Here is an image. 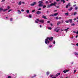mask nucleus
<instances>
[{
	"label": "nucleus",
	"mask_w": 78,
	"mask_h": 78,
	"mask_svg": "<svg viewBox=\"0 0 78 78\" xmlns=\"http://www.w3.org/2000/svg\"><path fill=\"white\" fill-rule=\"evenodd\" d=\"M7 10H8V9H3V11L4 12H5V11H7Z\"/></svg>",
	"instance_id": "18"
},
{
	"label": "nucleus",
	"mask_w": 78,
	"mask_h": 78,
	"mask_svg": "<svg viewBox=\"0 0 78 78\" xmlns=\"http://www.w3.org/2000/svg\"><path fill=\"white\" fill-rule=\"evenodd\" d=\"M50 76L51 77H53V75H50Z\"/></svg>",
	"instance_id": "37"
},
{
	"label": "nucleus",
	"mask_w": 78,
	"mask_h": 78,
	"mask_svg": "<svg viewBox=\"0 0 78 78\" xmlns=\"http://www.w3.org/2000/svg\"><path fill=\"white\" fill-rule=\"evenodd\" d=\"M52 78H56V77H52Z\"/></svg>",
	"instance_id": "62"
},
{
	"label": "nucleus",
	"mask_w": 78,
	"mask_h": 78,
	"mask_svg": "<svg viewBox=\"0 0 78 78\" xmlns=\"http://www.w3.org/2000/svg\"><path fill=\"white\" fill-rule=\"evenodd\" d=\"M68 7H69V6H68V5H66V8H68Z\"/></svg>",
	"instance_id": "40"
},
{
	"label": "nucleus",
	"mask_w": 78,
	"mask_h": 78,
	"mask_svg": "<svg viewBox=\"0 0 78 78\" xmlns=\"http://www.w3.org/2000/svg\"><path fill=\"white\" fill-rule=\"evenodd\" d=\"M74 20H76V18H75L74 19Z\"/></svg>",
	"instance_id": "54"
},
{
	"label": "nucleus",
	"mask_w": 78,
	"mask_h": 78,
	"mask_svg": "<svg viewBox=\"0 0 78 78\" xmlns=\"http://www.w3.org/2000/svg\"><path fill=\"white\" fill-rule=\"evenodd\" d=\"M76 19H78V17H77L76 18Z\"/></svg>",
	"instance_id": "63"
},
{
	"label": "nucleus",
	"mask_w": 78,
	"mask_h": 78,
	"mask_svg": "<svg viewBox=\"0 0 78 78\" xmlns=\"http://www.w3.org/2000/svg\"><path fill=\"white\" fill-rule=\"evenodd\" d=\"M47 23H50V21H47Z\"/></svg>",
	"instance_id": "36"
},
{
	"label": "nucleus",
	"mask_w": 78,
	"mask_h": 78,
	"mask_svg": "<svg viewBox=\"0 0 78 78\" xmlns=\"http://www.w3.org/2000/svg\"><path fill=\"white\" fill-rule=\"evenodd\" d=\"M75 55H76V56H78V54L76 53H75Z\"/></svg>",
	"instance_id": "34"
},
{
	"label": "nucleus",
	"mask_w": 78,
	"mask_h": 78,
	"mask_svg": "<svg viewBox=\"0 0 78 78\" xmlns=\"http://www.w3.org/2000/svg\"><path fill=\"white\" fill-rule=\"evenodd\" d=\"M73 6H76V5H73Z\"/></svg>",
	"instance_id": "58"
},
{
	"label": "nucleus",
	"mask_w": 78,
	"mask_h": 78,
	"mask_svg": "<svg viewBox=\"0 0 78 78\" xmlns=\"http://www.w3.org/2000/svg\"><path fill=\"white\" fill-rule=\"evenodd\" d=\"M11 78V77L10 76H8V78Z\"/></svg>",
	"instance_id": "50"
},
{
	"label": "nucleus",
	"mask_w": 78,
	"mask_h": 78,
	"mask_svg": "<svg viewBox=\"0 0 78 78\" xmlns=\"http://www.w3.org/2000/svg\"><path fill=\"white\" fill-rule=\"evenodd\" d=\"M56 4V2H54V3H51L50 5H47L46 8H49L51 7V6H55Z\"/></svg>",
	"instance_id": "2"
},
{
	"label": "nucleus",
	"mask_w": 78,
	"mask_h": 78,
	"mask_svg": "<svg viewBox=\"0 0 78 78\" xmlns=\"http://www.w3.org/2000/svg\"><path fill=\"white\" fill-rule=\"evenodd\" d=\"M75 10H77L78 9V7H75Z\"/></svg>",
	"instance_id": "24"
},
{
	"label": "nucleus",
	"mask_w": 78,
	"mask_h": 78,
	"mask_svg": "<svg viewBox=\"0 0 78 78\" xmlns=\"http://www.w3.org/2000/svg\"><path fill=\"white\" fill-rule=\"evenodd\" d=\"M63 30H61V31H63Z\"/></svg>",
	"instance_id": "64"
},
{
	"label": "nucleus",
	"mask_w": 78,
	"mask_h": 78,
	"mask_svg": "<svg viewBox=\"0 0 78 78\" xmlns=\"http://www.w3.org/2000/svg\"><path fill=\"white\" fill-rule=\"evenodd\" d=\"M53 39V37H47L45 39V42L46 44H48V43H50V41H51Z\"/></svg>",
	"instance_id": "1"
},
{
	"label": "nucleus",
	"mask_w": 78,
	"mask_h": 78,
	"mask_svg": "<svg viewBox=\"0 0 78 78\" xmlns=\"http://www.w3.org/2000/svg\"><path fill=\"white\" fill-rule=\"evenodd\" d=\"M39 6L40 7L43 6V5H42V4H40L39 5Z\"/></svg>",
	"instance_id": "14"
},
{
	"label": "nucleus",
	"mask_w": 78,
	"mask_h": 78,
	"mask_svg": "<svg viewBox=\"0 0 78 78\" xmlns=\"http://www.w3.org/2000/svg\"><path fill=\"white\" fill-rule=\"evenodd\" d=\"M42 17L44 19H47V18H46V16L44 15Z\"/></svg>",
	"instance_id": "12"
},
{
	"label": "nucleus",
	"mask_w": 78,
	"mask_h": 78,
	"mask_svg": "<svg viewBox=\"0 0 78 78\" xmlns=\"http://www.w3.org/2000/svg\"><path fill=\"white\" fill-rule=\"evenodd\" d=\"M52 47V46H51V45L49 46V47Z\"/></svg>",
	"instance_id": "60"
},
{
	"label": "nucleus",
	"mask_w": 78,
	"mask_h": 78,
	"mask_svg": "<svg viewBox=\"0 0 78 78\" xmlns=\"http://www.w3.org/2000/svg\"><path fill=\"white\" fill-rule=\"evenodd\" d=\"M74 15V16H75V15H76V12H75L74 14H73Z\"/></svg>",
	"instance_id": "33"
},
{
	"label": "nucleus",
	"mask_w": 78,
	"mask_h": 78,
	"mask_svg": "<svg viewBox=\"0 0 78 78\" xmlns=\"http://www.w3.org/2000/svg\"><path fill=\"white\" fill-rule=\"evenodd\" d=\"M76 34H78V31L76 32Z\"/></svg>",
	"instance_id": "61"
},
{
	"label": "nucleus",
	"mask_w": 78,
	"mask_h": 78,
	"mask_svg": "<svg viewBox=\"0 0 78 78\" xmlns=\"http://www.w3.org/2000/svg\"><path fill=\"white\" fill-rule=\"evenodd\" d=\"M61 2H63V3H65V0H61Z\"/></svg>",
	"instance_id": "21"
},
{
	"label": "nucleus",
	"mask_w": 78,
	"mask_h": 78,
	"mask_svg": "<svg viewBox=\"0 0 78 78\" xmlns=\"http://www.w3.org/2000/svg\"><path fill=\"white\" fill-rule=\"evenodd\" d=\"M72 9H73L72 7H71L70 9H68V10L70 11H72Z\"/></svg>",
	"instance_id": "17"
},
{
	"label": "nucleus",
	"mask_w": 78,
	"mask_h": 78,
	"mask_svg": "<svg viewBox=\"0 0 78 78\" xmlns=\"http://www.w3.org/2000/svg\"><path fill=\"white\" fill-rule=\"evenodd\" d=\"M58 75H59L61 74V73H58Z\"/></svg>",
	"instance_id": "44"
},
{
	"label": "nucleus",
	"mask_w": 78,
	"mask_h": 78,
	"mask_svg": "<svg viewBox=\"0 0 78 78\" xmlns=\"http://www.w3.org/2000/svg\"><path fill=\"white\" fill-rule=\"evenodd\" d=\"M40 28H41V27H42V26L40 25Z\"/></svg>",
	"instance_id": "55"
},
{
	"label": "nucleus",
	"mask_w": 78,
	"mask_h": 78,
	"mask_svg": "<svg viewBox=\"0 0 78 78\" xmlns=\"http://www.w3.org/2000/svg\"><path fill=\"white\" fill-rule=\"evenodd\" d=\"M21 3H23V4H25V2H21Z\"/></svg>",
	"instance_id": "49"
},
{
	"label": "nucleus",
	"mask_w": 78,
	"mask_h": 78,
	"mask_svg": "<svg viewBox=\"0 0 78 78\" xmlns=\"http://www.w3.org/2000/svg\"><path fill=\"white\" fill-rule=\"evenodd\" d=\"M22 5V2L20 1L19 2L18 5Z\"/></svg>",
	"instance_id": "11"
},
{
	"label": "nucleus",
	"mask_w": 78,
	"mask_h": 78,
	"mask_svg": "<svg viewBox=\"0 0 78 78\" xmlns=\"http://www.w3.org/2000/svg\"><path fill=\"white\" fill-rule=\"evenodd\" d=\"M38 22H39V21L37 20V19L35 21V23H38Z\"/></svg>",
	"instance_id": "20"
},
{
	"label": "nucleus",
	"mask_w": 78,
	"mask_h": 78,
	"mask_svg": "<svg viewBox=\"0 0 78 78\" xmlns=\"http://www.w3.org/2000/svg\"><path fill=\"white\" fill-rule=\"evenodd\" d=\"M51 26H53V24H52V23H51Z\"/></svg>",
	"instance_id": "57"
},
{
	"label": "nucleus",
	"mask_w": 78,
	"mask_h": 78,
	"mask_svg": "<svg viewBox=\"0 0 78 78\" xmlns=\"http://www.w3.org/2000/svg\"><path fill=\"white\" fill-rule=\"evenodd\" d=\"M69 70H65L64 71H63V72L64 73H66V72H69Z\"/></svg>",
	"instance_id": "7"
},
{
	"label": "nucleus",
	"mask_w": 78,
	"mask_h": 78,
	"mask_svg": "<svg viewBox=\"0 0 78 78\" xmlns=\"http://www.w3.org/2000/svg\"><path fill=\"white\" fill-rule=\"evenodd\" d=\"M76 72V70H75L74 71V74Z\"/></svg>",
	"instance_id": "32"
},
{
	"label": "nucleus",
	"mask_w": 78,
	"mask_h": 78,
	"mask_svg": "<svg viewBox=\"0 0 78 78\" xmlns=\"http://www.w3.org/2000/svg\"><path fill=\"white\" fill-rule=\"evenodd\" d=\"M12 11V9H10V10H9L8 11V12H10V11Z\"/></svg>",
	"instance_id": "45"
},
{
	"label": "nucleus",
	"mask_w": 78,
	"mask_h": 78,
	"mask_svg": "<svg viewBox=\"0 0 78 78\" xmlns=\"http://www.w3.org/2000/svg\"><path fill=\"white\" fill-rule=\"evenodd\" d=\"M50 17L54 16V15H50Z\"/></svg>",
	"instance_id": "31"
},
{
	"label": "nucleus",
	"mask_w": 78,
	"mask_h": 78,
	"mask_svg": "<svg viewBox=\"0 0 78 78\" xmlns=\"http://www.w3.org/2000/svg\"><path fill=\"white\" fill-rule=\"evenodd\" d=\"M51 29H52L51 27H48V30H51Z\"/></svg>",
	"instance_id": "30"
},
{
	"label": "nucleus",
	"mask_w": 78,
	"mask_h": 78,
	"mask_svg": "<svg viewBox=\"0 0 78 78\" xmlns=\"http://www.w3.org/2000/svg\"><path fill=\"white\" fill-rule=\"evenodd\" d=\"M69 29V28H68L67 29L64 30L65 31H66V32L68 31V30Z\"/></svg>",
	"instance_id": "8"
},
{
	"label": "nucleus",
	"mask_w": 78,
	"mask_h": 78,
	"mask_svg": "<svg viewBox=\"0 0 78 78\" xmlns=\"http://www.w3.org/2000/svg\"><path fill=\"white\" fill-rule=\"evenodd\" d=\"M46 7V5H43V8H45Z\"/></svg>",
	"instance_id": "25"
},
{
	"label": "nucleus",
	"mask_w": 78,
	"mask_h": 78,
	"mask_svg": "<svg viewBox=\"0 0 78 78\" xmlns=\"http://www.w3.org/2000/svg\"><path fill=\"white\" fill-rule=\"evenodd\" d=\"M61 22L60 21H58V22L57 23V25H59V24H61Z\"/></svg>",
	"instance_id": "13"
},
{
	"label": "nucleus",
	"mask_w": 78,
	"mask_h": 78,
	"mask_svg": "<svg viewBox=\"0 0 78 78\" xmlns=\"http://www.w3.org/2000/svg\"><path fill=\"white\" fill-rule=\"evenodd\" d=\"M78 35H77V36H76V37H78Z\"/></svg>",
	"instance_id": "59"
},
{
	"label": "nucleus",
	"mask_w": 78,
	"mask_h": 78,
	"mask_svg": "<svg viewBox=\"0 0 78 78\" xmlns=\"http://www.w3.org/2000/svg\"><path fill=\"white\" fill-rule=\"evenodd\" d=\"M65 15H66V16H68V15H69V13L68 12L65 13Z\"/></svg>",
	"instance_id": "22"
},
{
	"label": "nucleus",
	"mask_w": 78,
	"mask_h": 78,
	"mask_svg": "<svg viewBox=\"0 0 78 78\" xmlns=\"http://www.w3.org/2000/svg\"><path fill=\"white\" fill-rule=\"evenodd\" d=\"M65 22L66 23H69V20L68 21H67V20Z\"/></svg>",
	"instance_id": "28"
},
{
	"label": "nucleus",
	"mask_w": 78,
	"mask_h": 78,
	"mask_svg": "<svg viewBox=\"0 0 78 78\" xmlns=\"http://www.w3.org/2000/svg\"><path fill=\"white\" fill-rule=\"evenodd\" d=\"M59 0H56L57 2H59Z\"/></svg>",
	"instance_id": "56"
},
{
	"label": "nucleus",
	"mask_w": 78,
	"mask_h": 78,
	"mask_svg": "<svg viewBox=\"0 0 78 78\" xmlns=\"http://www.w3.org/2000/svg\"><path fill=\"white\" fill-rule=\"evenodd\" d=\"M45 3L46 4H48V2L46 1L45 2Z\"/></svg>",
	"instance_id": "35"
},
{
	"label": "nucleus",
	"mask_w": 78,
	"mask_h": 78,
	"mask_svg": "<svg viewBox=\"0 0 78 78\" xmlns=\"http://www.w3.org/2000/svg\"><path fill=\"white\" fill-rule=\"evenodd\" d=\"M73 33H76V31H73Z\"/></svg>",
	"instance_id": "41"
},
{
	"label": "nucleus",
	"mask_w": 78,
	"mask_h": 78,
	"mask_svg": "<svg viewBox=\"0 0 78 78\" xmlns=\"http://www.w3.org/2000/svg\"><path fill=\"white\" fill-rule=\"evenodd\" d=\"M68 6H70V3H68Z\"/></svg>",
	"instance_id": "39"
},
{
	"label": "nucleus",
	"mask_w": 78,
	"mask_h": 78,
	"mask_svg": "<svg viewBox=\"0 0 78 78\" xmlns=\"http://www.w3.org/2000/svg\"><path fill=\"white\" fill-rule=\"evenodd\" d=\"M41 12L40 11H37V14H41Z\"/></svg>",
	"instance_id": "6"
},
{
	"label": "nucleus",
	"mask_w": 78,
	"mask_h": 78,
	"mask_svg": "<svg viewBox=\"0 0 78 78\" xmlns=\"http://www.w3.org/2000/svg\"><path fill=\"white\" fill-rule=\"evenodd\" d=\"M3 9L2 8H0V11H3Z\"/></svg>",
	"instance_id": "26"
},
{
	"label": "nucleus",
	"mask_w": 78,
	"mask_h": 78,
	"mask_svg": "<svg viewBox=\"0 0 78 78\" xmlns=\"http://www.w3.org/2000/svg\"><path fill=\"white\" fill-rule=\"evenodd\" d=\"M5 0H2V2H5Z\"/></svg>",
	"instance_id": "48"
},
{
	"label": "nucleus",
	"mask_w": 78,
	"mask_h": 78,
	"mask_svg": "<svg viewBox=\"0 0 78 78\" xmlns=\"http://www.w3.org/2000/svg\"><path fill=\"white\" fill-rule=\"evenodd\" d=\"M13 20V19H12V18H10V21H12V20Z\"/></svg>",
	"instance_id": "38"
},
{
	"label": "nucleus",
	"mask_w": 78,
	"mask_h": 78,
	"mask_svg": "<svg viewBox=\"0 0 78 78\" xmlns=\"http://www.w3.org/2000/svg\"><path fill=\"white\" fill-rule=\"evenodd\" d=\"M40 10H41V9L39 8L38 9V11H40Z\"/></svg>",
	"instance_id": "42"
},
{
	"label": "nucleus",
	"mask_w": 78,
	"mask_h": 78,
	"mask_svg": "<svg viewBox=\"0 0 78 78\" xmlns=\"http://www.w3.org/2000/svg\"><path fill=\"white\" fill-rule=\"evenodd\" d=\"M56 19H57V20H58V19H59V18H58V17H56Z\"/></svg>",
	"instance_id": "46"
},
{
	"label": "nucleus",
	"mask_w": 78,
	"mask_h": 78,
	"mask_svg": "<svg viewBox=\"0 0 78 78\" xmlns=\"http://www.w3.org/2000/svg\"><path fill=\"white\" fill-rule=\"evenodd\" d=\"M58 14V13H56L54 15V16H57Z\"/></svg>",
	"instance_id": "16"
},
{
	"label": "nucleus",
	"mask_w": 78,
	"mask_h": 78,
	"mask_svg": "<svg viewBox=\"0 0 78 78\" xmlns=\"http://www.w3.org/2000/svg\"><path fill=\"white\" fill-rule=\"evenodd\" d=\"M7 8H8V9H9L10 8V7L8 6V7H7Z\"/></svg>",
	"instance_id": "43"
},
{
	"label": "nucleus",
	"mask_w": 78,
	"mask_h": 78,
	"mask_svg": "<svg viewBox=\"0 0 78 78\" xmlns=\"http://www.w3.org/2000/svg\"><path fill=\"white\" fill-rule=\"evenodd\" d=\"M26 12L27 13H29V12H30V11H29V10H27L26 11Z\"/></svg>",
	"instance_id": "23"
},
{
	"label": "nucleus",
	"mask_w": 78,
	"mask_h": 78,
	"mask_svg": "<svg viewBox=\"0 0 78 78\" xmlns=\"http://www.w3.org/2000/svg\"><path fill=\"white\" fill-rule=\"evenodd\" d=\"M75 25V24L74 23H72L71 24V26H74Z\"/></svg>",
	"instance_id": "29"
},
{
	"label": "nucleus",
	"mask_w": 78,
	"mask_h": 78,
	"mask_svg": "<svg viewBox=\"0 0 78 78\" xmlns=\"http://www.w3.org/2000/svg\"><path fill=\"white\" fill-rule=\"evenodd\" d=\"M38 3L39 4H42L43 3V2H42V1H39Z\"/></svg>",
	"instance_id": "10"
},
{
	"label": "nucleus",
	"mask_w": 78,
	"mask_h": 78,
	"mask_svg": "<svg viewBox=\"0 0 78 78\" xmlns=\"http://www.w3.org/2000/svg\"><path fill=\"white\" fill-rule=\"evenodd\" d=\"M61 19V17H59L58 18L59 19Z\"/></svg>",
	"instance_id": "53"
},
{
	"label": "nucleus",
	"mask_w": 78,
	"mask_h": 78,
	"mask_svg": "<svg viewBox=\"0 0 78 78\" xmlns=\"http://www.w3.org/2000/svg\"><path fill=\"white\" fill-rule=\"evenodd\" d=\"M18 14H21V11H20V10H18Z\"/></svg>",
	"instance_id": "15"
},
{
	"label": "nucleus",
	"mask_w": 78,
	"mask_h": 78,
	"mask_svg": "<svg viewBox=\"0 0 78 78\" xmlns=\"http://www.w3.org/2000/svg\"><path fill=\"white\" fill-rule=\"evenodd\" d=\"M32 16H31V15L30 14L29 15V18H30V19H31V18Z\"/></svg>",
	"instance_id": "19"
},
{
	"label": "nucleus",
	"mask_w": 78,
	"mask_h": 78,
	"mask_svg": "<svg viewBox=\"0 0 78 78\" xmlns=\"http://www.w3.org/2000/svg\"><path fill=\"white\" fill-rule=\"evenodd\" d=\"M23 12V11H24V10L23 9H22L21 10Z\"/></svg>",
	"instance_id": "52"
},
{
	"label": "nucleus",
	"mask_w": 78,
	"mask_h": 78,
	"mask_svg": "<svg viewBox=\"0 0 78 78\" xmlns=\"http://www.w3.org/2000/svg\"><path fill=\"white\" fill-rule=\"evenodd\" d=\"M37 21H39V22H41V23H44V20H39V19H37Z\"/></svg>",
	"instance_id": "4"
},
{
	"label": "nucleus",
	"mask_w": 78,
	"mask_h": 78,
	"mask_svg": "<svg viewBox=\"0 0 78 78\" xmlns=\"http://www.w3.org/2000/svg\"><path fill=\"white\" fill-rule=\"evenodd\" d=\"M54 31H56L57 33L59 32V29H57L56 28L54 30Z\"/></svg>",
	"instance_id": "5"
},
{
	"label": "nucleus",
	"mask_w": 78,
	"mask_h": 78,
	"mask_svg": "<svg viewBox=\"0 0 78 78\" xmlns=\"http://www.w3.org/2000/svg\"><path fill=\"white\" fill-rule=\"evenodd\" d=\"M49 72H47V75H49Z\"/></svg>",
	"instance_id": "27"
},
{
	"label": "nucleus",
	"mask_w": 78,
	"mask_h": 78,
	"mask_svg": "<svg viewBox=\"0 0 78 78\" xmlns=\"http://www.w3.org/2000/svg\"><path fill=\"white\" fill-rule=\"evenodd\" d=\"M34 11H35V10H34L32 11V12H34Z\"/></svg>",
	"instance_id": "47"
},
{
	"label": "nucleus",
	"mask_w": 78,
	"mask_h": 78,
	"mask_svg": "<svg viewBox=\"0 0 78 78\" xmlns=\"http://www.w3.org/2000/svg\"><path fill=\"white\" fill-rule=\"evenodd\" d=\"M53 44H55V41H54Z\"/></svg>",
	"instance_id": "51"
},
{
	"label": "nucleus",
	"mask_w": 78,
	"mask_h": 78,
	"mask_svg": "<svg viewBox=\"0 0 78 78\" xmlns=\"http://www.w3.org/2000/svg\"><path fill=\"white\" fill-rule=\"evenodd\" d=\"M36 2H34L33 3L31 4L30 5L31 6H33L36 5Z\"/></svg>",
	"instance_id": "3"
},
{
	"label": "nucleus",
	"mask_w": 78,
	"mask_h": 78,
	"mask_svg": "<svg viewBox=\"0 0 78 78\" xmlns=\"http://www.w3.org/2000/svg\"><path fill=\"white\" fill-rule=\"evenodd\" d=\"M69 22H70V23H72V20L69 19L68 20Z\"/></svg>",
	"instance_id": "9"
}]
</instances>
